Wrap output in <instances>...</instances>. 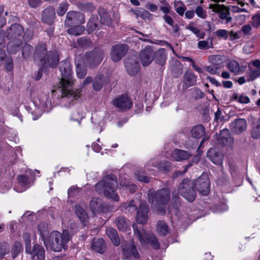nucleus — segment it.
<instances>
[{
    "label": "nucleus",
    "mask_w": 260,
    "mask_h": 260,
    "mask_svg": "<svg viewBox=\"0 0 260 260\" xmlns=\"http://www.w3.org/2000/svg\"><path fill=\"white\" fill-rule=\"evenodd\" d=\"M61 78L57 85V91L61 93L64 102L72 103L80 96L79 92L73 90V79L71 64L68 60L60 63Z\"/></svg>",
    "instance_id": "f257e3e1"
},
{
    "label": "nucleus",
    "mask_w": 260,
    "mask_h": 260,
    "mask_svg": "<svg viewBox=\"0 0 260 260\" xmlns=\"http://www.w3.org/2000/svg\"><path fill=\"white\" fill-rule=\"evenodd\" d=\"M96 191L100 194L103 193L107 198L114 201H118L119 196L116 192L117 188L116 177L113 174L105 176L102 180L96 183Z\"/></svg>",
    "instance_id": "f03ea898"
},
{
    "label": "nucleus",
    "mask_w": 260,
    "mask_h": 260,
    "mask_svg": "<svg viewBox=\"0 0 260 260\" xmlns=\"http://www.w3.org/2000/svg\"><path fill=\"white\" fill-rule=\"evenodd\" d=\"M70 239L68 231L63 230L61 233L54 231L49 234L46 240H44V245L55 252H60L68 247L67 244Z\"/></svg>",
    "instance_id": "7ed1b4c3"
},
{
    "label": "nucleus",
    "mask_w": 260,
    "mask_h": 260,
    "mask_svg": "<svg viewBox=\"0 0 260 260\" xmlns=\"http://www.w3.org/2000/svg\"><path fill=\"white\" fill-rule=\"evenodd\" d=\"M35 61L42 67L50 66L54 68L59 62L58 53L55 52H47L45 44L37 46L34 52Z\"/></svg>",
    "instance_id": "20e7f679"
},
{
    "label": "nucleus",
    "mask_w": 260,
    "mask_h": 260,
    "mask_svg": "<svg viewBox=\"0 0 260 260\" xmlns=\"http://www.w3.org/2000/svg\"><path fill=\"white\" fill-rule=\"evenodd\" d=\"M149 202L151 207L158 213L164 214L165 212V206L170 199V191L168 188L158 190L156 192L149 190L148 192Z\"/></svg>",
    "instance_id": "39448f33"
},
{
    "label": "nucleus",
    "mask_w": 260,
    "mask_h": 260,
    "mask_svg": "<svg viewBox=\"0 0 260 260\" xmlns=\"http://www.w3.org/2000/svg\"><path fill=\"white\" fill-rule=\"evenodd\" d=\"M194 183L188 179H184L178 187L179 193L188 201H194L196 196V191L193 189Z\"/></svg>",
    "instance_id": "423d86ee"
},
{
    "label": "nucleus",
    "mask_w": 260,
    "mask_h": 260,
    "mask_svg": "<svg viewBox=\"0 0 260 260\" xmlns=\"http://www.w3.org/2000/svg\"><path fill=\"white\" fill-rule=\"evenodd\" d=\"M133 229L135 235L138 237L141 244L149 243L155 249L159 248V243L153 234H148L143 229L139 230L135 224H133Z\"/></svg>",
    "instance_id": "0eeeda50"
},
{
    "label": "nucleus",
    "mask_w": 260,
    "mask_h": 260,
    "mask_svg": "<svg viewBox=\"0 0 260 260\" xmlns=\"http://www.w3.org/2000/svg\"><path fill=\"white\" fill-rule=\"evenodd\" d=\"M35 179L34 172L32 171H27L25 175L18 176V185L15 186L14 189L17 192H23L33 184Z\"/></svg>",
    "instance_id": "6e6552de"
},
{
    "label": "nucleus",
    "mask_w": 260,
    "mask_h": 260,
    "mask_svg": "<svg viewBox=\"0 0 260 260\" xmlns=\"http://www.w3.org/2000/svg\"><path fill=\"white\" fill-rule=\"evenodd\" d=\"M104 56V53L101 49H96L85 54L83 59L84 63L87 66L94 67L100 63Z\"/></svg>",
    "instance_id": "1a4fd4ad"
},
{
    "label": "nucleus",
    "mask_w": 260,
    "mask_h": 260,
    "mask_svg": "<svg viewBox=\"0 0 260 260\" xmlns=\"http://www.w3.org/2000/svg\"><path fill=\"white\" fill-rule=\"evenodd\" d=\"M33 103L36 107H38V117H40L44 111L51 105V101L48 95L44 93L38 94L33 98Z\"/></svg>",
    "instance_id": "9d476101"
},
{
    "label": "nucleus",
    "mask_w": 260,
    "mask_h": 260,
    "mask_svg": "<svg viewBox=\"0 0 260 260\" xmlns=\"http://www.w3.org/2000/svg\"><path fill=\"white\" fill-rule=\"evenodd\" d=\"M194 187L196 188L199 192L203 196L207 195L210 188V183L208 175L202 174L194 183Z\"/></svg>",
    "instance_id": "9b49d317"
},
{
    "label": "nucleus",
    "mask_w": 260,
    "mask_h": 260,
    "mask_svg": "<svg viewBox=\"0 0 260 260\" xmlns=\"http://www.w3.org/2000/svg\"><path fill=\"white\" fill-rule=\"evenodd\" d=\"M209 8L212 9L213 12L218 14V17L222 20H225V23L230 22L232 19L230 16L229 8L224 5L218 4H210Z\"/></svg>",
    "instance_id": "f8f14e48"
},
{
    "label": "nucleus",
    "mask_w": 260,
    "mask_h": 260,
    "mask_svg": "<svg viewBox=\"0 0 260 260\" xmlns=\"http://www.w3.org/2000/svg\"><path fill=\"white\" fill-rule=\"evenodd\" d=\"M122 254L125 258L135 260L140 258V255L133 241L128 244H122Z\"/></svg>",
    "instance_id": "ddd939ff"
},
{
    "label": "nucleus",
    "mask_w": 260,
    "mask_h": 260,
    "mask_svg": "<svg viewBox=\"0 0 260 260\" xmlns=\"http://www.w3.org/2000/svg\"><path fill=\"white\" fill-rule=\"evenodd\" d=\"M128 50L127 45L116 44L112 47L111 58L114 62L119 61L124 56Z\"/></svg>",
    "instance_id": "4468645a"
},
{
    "label": "nucleus",
    "mask_w": 260,
    "mask_h": 260,
    "mask_svg": "<svg viewBox=\"0 0 260 260\" xmlns=\"http://www.w3.org/2000/svg\"><path fill=\"white\" fill-rule=\"evenodd\" d=\"M218 144L222 146H231L234 143V138L231 136L228 129H223L220 131L219 135L214 136Z\"/></svg>",
    "instance_id": "2eb2a0df"
},
{
    "label": "nucleus",
    "mask_w": 260,
    "mask_h": 260,
    "mask_svg": "<svg viewBox=\"0 0 260 260\" xmlns=\"http://www.w3.org/2000/svg\"><path fill=\"white\" fill-rule=\"evenodd\" d=\"M155 52L152 47L147 46L140 52V57L143 66H148L154 59Z\"/></svg>",
    "instance_id": "dca6fc26"
},
{
    "label": "nucleus",
    "mask_w": 260,
    "mask_h": 260,
    "mask_svg": "<svg viewBox=\"0 0 260 260\" xmlns=\"http://www.w3.org/2000/svg\"><path fill=\"white\" fill-rule=\"evenodd\" d=\"M85 21L83 15L80 12L70 11L67 14L65 25L69 26L74 23L81 24L84 23Z\"/></svg>",
    "instance_id": "f3484780"
},
{
    "label": "nucleus",
    "mask_w": 260,
    "mask_h": 260,
    "mask_svg": "<svg viewBox=\"0 0 260 260\" xmlns=\"http://www.w3.org/2000/svg\"><path fill=\"white\" fill-rule=\"evenodd\" d=\"M89 207L94 215L109 211V208L99 198H92L89 203Z\"/></svg>",
    "instance_id": "a211bd4d"
},
{
    "label": "nucleus",
    "mask_w": 260,
    "mask_h": 260,
    "mask_svg": "<svg viewBox=\"0 0 260 260\" xmlns=\"http://www.w3.org/2000/svg\"><path fill=\"white\" fill-rule=\"evenodd\" d=\"M113 105L121 110H126L129 109L132 106V102L130 99L127 96L123 95L113 101Z\"/></svg>",
    "instance_id": "6ab92c4d"
},
{
    "label": "nucleus",
    "mask_w": 260,
    "mask_h": 260,
    "mask_svg": "<svg viewBox=\"0 0 260 260\" xmlns=\"http://www.w3.org/2000/svg\"><path fill=\"white\" fill-rule=\"evenodd\" d=\"M148 209L146 202H140L136 217L137 222L139 224H145L148 219Z\"/></svg>",
    "instance_id": "aec40b11"
},
{
    "label": "nucleus",
    "mask_w": 260,
    "mask_h": 260,
    "mask_svg": "<svg viewBox=\"0 0 260 260\" xmlns=\"http://www.w3.org/2000/svg\"><path fill=\"white\" fill-rule=\"evenodd\" d=\"M247 127L245 119L242 118L236 119L230 124L231 131L235 134H239L244 132Z\"/></svg>",
    "instance_id": "412c9836"
},
{
    "label": "nucleus",
    "mask_w": 260,
    "mask_h": 260,
    "mask_svg": "<svg viewBox=\"0 0 260 260\" xmlns=\"http://www.w3.org/2000/svg\"><path fill=\"white\" fill-rule=\"evenodd\" d=\"M26 252L30 254L31 257L33 260L45 259V250L41 245L38 244L35 245L32 249L30 248V251Z\"/></svg>",
    "instance_id": "4be33fe9"
},
{
    "label": "nucleus",
    "mask_w": 260,
    "mask_h": 260,
    "mask_svg": "<svg viewBox=\"0 0 260 260\" xmlns=\"http://www.w3.org/2000/svg\"><path fill=\"white\" fill-rule=\"evenodd\" d=\"M207 157L213 163L217 165H221L223 162V155L215 148H210L207 152Z\"/></svg>",
    "instance_id": "5701e85b"
},
{
    "label": "nucleus",
    "mask_w": 260,
    "mask_h": 260,
    "mask_svg": "<svg viewBox=\"0 0 260 260\" xmlns=\"http://www.w3.org/2000/svg\"><path fill=\"white\" fill-rule=\"evenodd\" d=\"M85 205L77 204L75 207V212L76 215L84 225H86L88 223V216L85 210Z\"/></svg>",
    "instance_id": "b1692460"
},
{
    "label": "nucleus",
    "mask_w": 260,
    "mask_h": 260,
    "mask_svg": "<svg viewBox=\"0 0 260 260\" xmlns=\"http://www.w3.org/2000/svg\"><path fill=\"white\" fill-rule=\"evenodd\" d=\"M197 82V77L191 71H187L184 75L183 80V88H187L194 85Z\"/></svg>",
    "instance_id": "393cba45"
},
{
    "label": "nucleus",
    "mask_w": 260,
    "mask_h": 260,
    "mask_svg": "<svg viewBox=\"0 0 260 260\" xmlns=\"http://www.w3.org/2000/svg\"><path fill=\"white\" fill-rule=\"evenodd\" d=\"M55 16V12L54 9L52 7H50L43 11L42 19L44 23L51 24L53 22Z\"/></svg>",
    "instance_id": "a878e982"
},
{
    "label": "nucleus",
    "mask_w": 260,
    "mask_h": 260,
    "mask_svg": "<svg viewBox=\"0 0 260 260\" xmlns=\"http://www.w3.org/2000/svg\"><path fill=\"white\" fill-rule=\"evenodd\" d=\"M125 67L129 75H135L139 70L138 62L135 61L133 58H128L125 61Z\"/></svg>",
    "instance_id": "bb28decb"
},
{
    "label": "nucleus",
    "mask_w": 260,
    "mask_h": 260,
    "mask_svg": "<svg viewBox=\"0 0 260 260\" xmlns=\"http://www.w3.org/2000/svg\"><path fill=\"white\" fill-rule=\"evenodd\" d=\"M190 156L191 154L189 152L180 149H174L171 153L172 158L176 161L186 160Z\"/></svg>",
    "instance_id": "cd10ccee"
},
{
    "label": "nucleus",
    "mask_w": 260,
    "mask_h": 260,
    "mask_svg": "<svg viewBox=\"0 0 260 260\" xmlns=\"http://www.w3.org/2000/svg\"><path fill=\"white\" fill-rule=\"evenodd\" d=\"M91 248L96 252L99 253H104L106 249L104 240L102 238L94 239L92 240Z\"/></svg>",
    "instance_id": "c85d7f7f"
},
{
    "label": "nucleus",
    "mask_w": 260,
    "mask_h": 260,
    "mask_svg": "<svg viewBox=\"0 0 260 260\" xmlns=\"http://www.w3.org/2000/svg\"><path fill=\"white\" fill-rule=\"evenodd\" d=\"M120 184L123 189L127 190L132 193L136 191L137 186L127 178H123L121 177L120 178Z\"/></svg>",
    "instance_id": "c756f323"
},
{
    "label": "nucleus",
    "mask_w": 260,
    "mask_h": 260,
    "mask_svg": "<svg viewBox=\"0 0 260 260\" xmlns=\"http://www.w3.org/2000/svg\"><path fill=\"white\" fill-rule=\"evenodd\" d=\"M226 67L230 72L235 75H239L243 72L242 68L240 66L239 62L236 60H230L226 63Z\"/></svg>",
    "instance_id": "7c9ffc66"
},
{
    "label": "nucleus",
    "mask_w": 260,
    "mask_h": 260,
    "mask_svg": "<svg viewBox=\"0 0 260 260\" xmlns=\"http://www.w3.org/2000/svg\"><path fill=\"white\" fill-rule=\"evenodd\" d=\"M23 31V27L18 24L12 25L7 30L8 36L11 37H16L21 35Z\"/></svg>",
    "instance_id": "2f4dec72"
},
{
    "label": "nucleus",
    "mask_w": 260,
    "mask_h": 260,
    "mask_svg": "<svg viewBox=\"0 0 260 260\" xmlns=\"http://www.w3.org/2000/svg\"><path fill=\"white\" fill-rule=\"evenodd\" d=\"M106 233L115 246H117L120 244V239L115 229L112 228H109L106 230Z\"/></svg>",
    "instance_id": "473e14b6"
},
{
    "label": "nucleus",
    "mask_w": 260,
    "mask_h": 260,
    "mask_svg": "<svg viewBox=\"0 0 260 260\" xmlns=\"http://www.w3.org/2000/svg\"><path fill=\"white\" fill-rule=\"evenodd\" d=\"M209 60L211 64L220 69L223 66V62L225 60V57L224 56L219 55H212L209 56Z\"/></svg>",
    "instance_id": "72a5a7b5"
},
{
    "label": "nucleus",
    "mask_w": 260,
    "mask_h": 260,
    "mask_svg": "<svg viewBox=\"0 0 260 260\" xmlns=\"http://www.w3.org/2000/svg\"><path fill=\"white\" fill-rule=\"evenodd\" d=\"M37 232L40 235V238L44 242V240H46L49 235L48 224L45 223L39 224L38 225Z\"/></svg>",
    "instance_id": "f704fd0d"
},
{
    "label": "nucleus",
    "mask_w": 260,
    "mask_h": 260,
    "mask_svg": "<svg viewBox=\"0 0 260 260\" xmlns=\"http://www.w3.org/2000/svg\"><path fill=\"white\" fill-rule=\"evenodd\" d=\"M121 209L125 212L134 213L137 209V203L135 200L128 203H124L121 206Z\"/></svg>",
    "instance_id": "c9c22d12"
},
{
    "label": "nucleus",
    "mask_w": 260,
    "mask_h": 260,
    "mask_svg": "<svg viewBox=\"0 0 260 260\" xmlns=\"http://www.w3.org/2000/svg\"><path fill=\"white\" fill-rule=\"evenodd\" d=\"M10 246L7 243L0 244V259L5 258L6 260H11L9 256Z\"/></svg>",
    "instance_id": "e433bc0d"
},
{
    "label": "nucleus",
    "mask_w": 260,
    "mask_h": 260,
    "mask_svg": "<svg viewBox=\"0 0 260 260\" xmlns=\"http://www.w3.org/2000/svg\"><path fill=\"white\" fill-rule=\"evenodd\" d=\"M99 13L102 23L108 26L112 24V20L110 17V15L107 13L104 9H100Z\"/></svg>",
    "instance_id": "4c0bfd02"
},
{
    "label": "nucleus",
    "mask_w": 260,
    "mask_h": 260,
    "mask_svg": "<svg viewBox=\"0 0 260 260\" xmlns=\"http://www.w3.org/2000/svg\"><path fill=\"white\" fill-rule=\"evenodd\" d=\"M131 11L136 15L137 18L140 17L143 19H149L152 16V14L148 11L142 8H138L136 10L132 9Z\"/></svg>",
    "instance_id": "58836bf2"
},
{
    "label": "nucleus",
    "mask_w": 260,
    "mask_h": 260,
    "mask_svg": "<svg viewBox=\"0 0 260 260\" xmlns=\"http://www.w3.org/2000/svg\"><path fill=\"white\" fill-rule=\"evenodd\" d=\"M149 165L154 166L158 169L163 171H167L170 169V163L168 161L160 162L156 163L155 159H151L149 162Z\"/></svg>",
    "instance_id": "ea45409f"
},
{
    "label": "nucleus",
    "mask_w": 260,
    "mask_h": 260,
    "mask_svg": "<svg viewBox=\"0 0 260 260\" xmlns=\"http://www.w3.org/2000/svg\"><path fill=\"white\" fill-rule=\"evenodd\" d=\"M205 128L201 125H197L192 127L191 129V135L192 137L196 139H200L205 133Z\"/></svg>",
    "instance_id": "a19ab883"
},
{
    "label": "nucleus",
    "mask_w": 260,
    "mask_h": 260,
    "mask_svg": "<svg viewBox=\"0 0 260 260\" xmlns=\"http://www.w3.org/2000/svg\"><path fill=\"white\" fill-rule=\"evenodd\" d=\"M115 223L117 228L122 231H126L128 228V223L125 219L122 216L118 217L116 220Z\"/></svg>",
    "instance_id": "79ce46f5"
},
{
    "label": "nucleus",
    "mask_w": 260,
    "mask_h": 260,
    "mask_svg": "<svg viewBox=\"0 0 260 260\" xmlns=\"http://www.w3.org/2000/svg\"><path fill=\"white\" fill-rule=\"evenodd\" d=\"M80 189L79 188L73 186L68 189V202H73V199L79 196Z\"/></svg>",
    "instance_id": "37998d69"
},
{
    "label": "nucleus",
    "mask_w": 260,
    "mask_h": 260,
    "mask_svg": "<svg viewBox=\"0 0 260 260\" xmlns=\"http://www.w3.org/2000/svg\"><path fill=\"white\" fill-rule=\"evenodd\" d=\"M104 83V77L103 75L97 76L94 80L93 82V88L95 90H100Z\"/></svg>",
    "instance_id": "c03bdc74"
},
{
    "label": "nucleus",
    "mask_w": 260,
    "mask_h": 260,
    "mask_svg": "<svg viewBox=\"0 0 260 260\" xmlns=\"http://www.w3.org/2000/svg\"><path fill=\"white\" fill-rule=\"evenodd\" d=\"M23 248L20 242H16L11 251V260L15 259L22 251Z\"/></svg>",
    "instance_id": "a18cd8bd"
},
{
    "label": "nucleus",
    "mask_w": 260,
    "mask_h": 260,
    "mask_svg": "<svg viewBox=\"0 0 260 260\" xmlns=\"http://www.w3.org/2000/svg\"><path fill=\"white\" fill-rule=\"evenodd\" d=\"M155 61L159 64H164L166 61V55L165 54V49L158 50L156 53Z\"/></svg>",
    "instance_id": "49530a36"
},
{
    "label": "nucleus",
    "mask_w": 260,
    "mask_h": 260,
    "mask_svg": "<svg viewBox=\"0 0 260 260\" xmlns=\"http://www.w3.org/2000/svg\"><path fill=\"white\" fill-rule=\"evenodd\" d=\"M98 18L95 17H92L88 21L87 25V29L89 32H91L94 30L98 29Z\"/></svg>",
    "instance_id": "de8ad7c7"
},
{
    "label": "nucleus",
    "mask_w": 260,
    "mask_h": 260,
    "mask_svg": "<svg viewBox=\"0 0 260 260\" xmlns=\"http://www.w3.org/2000/svg\"><path fill=\"white\" fill-rule=\"evenodd\" d=\"M156 229L157 232L162 235H166L169 232L168 226L164 221H158Z\"/></svg>",
    "instance_id": "09e8293b"
},
{
    "label": "nucleus",
    "mask_w": 260,
    "mask_h": 260,
    "mask_svg": "<svg viewBox=\"0 0 260 260\" xmlns=\"http://www.w3.org/2000/svg\"><path fill=\"white\" fill-rule=\"evenodd\" d=\"M186 28L191 31L199 39H203L205 37V33L201 31L199 29L194 27L193 23H190L186 26Z\"/></svg>",
    "instance_id": "8fccbe9b"
},
{
    "label": "nucleus",
    "mask_w": 260,
    "mask_h": 260,
    "mask_svg": "<svg viewBox=\"0 0 260 260\" xmlns=\"http://www.w3.org/2000/svg\"><path fill=\"white\" fill-rule=\"evenodd\" d=\"M84 30V27L81 25H78L76 27L71 28L68 30L69 34L78 36L81 35Z\"/></svg>",
    "instance_id": "3c124183"
},
{
    "label": "nucleus",
    "mask_w": 260,
    "mask_h": 260,
    "mask_svg": "<svg viewBox=\"0 0 260 260\" xmlns=\"http://www.w3.org/2000/svg\"><path fill=\"white\" fill-rule=\"evenodd\" d=\"M174 7L176 12L180 16H182L185 11L184 5L179 1L174 2Z\"/></svg>",
    "instance_id": "603ef678"
},
{
    "label": "nucleus",
    "mask_w": 260,
    "mask_h": 260,
    "mask_svg": "<svg viewBox=\"0 0 260 260\" xmlns=\"http://www.w3.org/2000/svg\"><path fill=\"white\" fill-rule=\"evenodd\" d=\"M79 7L80 10L84 11L92 12L95 10V7L91 3L80 4Z\"/></svg>",
    "instance_id": "864d4df0"
},
{
    "label": "nucleus",
    "mask_w": 260,
    "mask_h": 260,
    "mask_svg": "<svg viewBox=\"0 0 260 260\" xmlns=\"http://www.w3.org/2000/svg\"><path fill=\"white\" fill-rule=\"evenodd\" d=\"M251 136L254 139H257L260 137V122L255 123L253 127Z\"/></svg>",
    "instance_id": "5fc2aeb1"
},
{
    "label": "nucleus",
    "mask_w": 260,
    "mask_h": 260,
    "mask_svg": "<svg viewBox=\"0 0 260 260\" xmlns=\"http://www.w3.org/2000/svg\"><path fill=\"white\" fill-rule=\"evenodd\" d=\"M259 77H260V70H253L250 69L248 78L247 79V81L249 82L253 81Z\"/></svg>",
    "instance_id": "6e6d98bb"
},
{
    "label": "nucleus",
    "mask_w": 260,
    "mask_h": 260,
    "mask_svg": "<svg viewBox=\"0 0 260 260\" xmlns=\"http://www.w3.org/2000/svg\"><path fill=\"white\" fill-rule=\"evenodd\" d=\"M198 47L200 49H208L212 48V40L208 41H201L198 42Z\"/></svg>",
    "instance_id": "4d7b16f0"
},
{
    "label": "nucleus",
    "mask_w": 260,
    "mask_h": 260,
    "mask_svg": "<svg viewBox=\"0 0 260 260\" xmlns=\"http://www.w3.org/2000/svg\"><path fill=\"white\" fill-rule=\"evenodd\" d=\"M23 239L25 243V251H30L31 239L28 234L25 233L23 236Z\"/></svg>",
    "instance_id": "13d9d810"
},
{
    "label": "nucleus",
    "mask_w": 260,
    "mask_h": 260,
    "mask_svg": "<svg viewBox=\"0 0 260 260\" xmlns=\"http://www.w3.org/2000/svg\"><path fill=\"white\" fill-rule=\"evenodd\" d=\"M251 25L255 28L260 26V14H256L252 18Z\"/></svg>",
    "instance_id": "bf43d9fd"
},
{
    "label": "nucleus",
    "mask_w": 260,
    "mask_h": 260,
    "mask_svg": "<svg viewBox=\"0 0 260 260\" xmlns=\"http://www.w3.org/2000/svg\"><path fill=\"white\" fill-rule=\"evenodd\" d=\"M68 8L67 3H63L59 5L57 10V13L59 16H63L67 12Z\"/></svg>",
    "instance_id": "052dcab7"
},
{
    "label": "nucleus",
    "mask_w": 260,
    "mask_h": 260,
    "mask_svg": "<svg viewBox=\"0 0 260 260\" xmlns=\"http://www.w3.org/2000/svg\"><path fill=\"white\" fill-rule=\"evenodd\" d=\"M84 117L83 113L78 111H75L72 114L71 119L73 120L77 121L80 123L82 118Z\"/></svg>",
    "instance_id": "680f3d73"
},
{
    "label": "nucleus",
    "mask_w": 260,
    "mask_h": 260,
    "mask_svg": "<svg viewBox=\"0 0 260 260\" xmlns=\"http://www.w3.org/2000/svg\"><path fill=\"white\" fill-rule=\"evenodd\" d=\"M135 178L139 181L148 183L150 181V178L145 176L142 172H138L135 174Z\"/></svg>",
    "instance_id": "e2e57ef3"
},
{
    "label": "nucleus",
    "mask_w": 260,
    "mask_h": 260,
    "mask_svg": "<svg viewBox=\"0 0 260 260\" xmlns=\"http://www.w3.org/2000/svg\"><path fill=\"white\" fill-rule=\"evenodd\" d=\"M195 12L197 15L202 19H205L207 17V15L206 11L200 6L196 8Z\"/></svg>",
    "instance_id": "0e129e2a"
},
{
    "label": "nucleus",
    "mask_w": 260,
    "mask_h": 260,
    "mask_svg": "<svg viewBox=\"0 0 260 260\" xmlns=\"http://www.w3.org/2000/svg\"><path fill=\"white\" fill-rule=\"evenodd\" d=\"M215 34L217 37L226 40L229 36V31L224 29H220L216 31Z\"/></svg>",
    "instance_id": "69168bd1"
},
{
    "label": "nucleus",
    "mask_w": 260,
    "mask_h": 260,
    "mask_svg": "<svg viewBox=\"0 0 260 260\" xmlns=\"http://www.w3.org/2000/svg\"><path fill=\"white\" fill-rule=\"evenodd\" d=\"M76 73L79 78L82 79L86 74V70L82 68L80 64H77L76 66Z\"/></svg>",
    "instance_id": "338daca9"
},
{
    "label": "nucleus",
    "mask_w": 260,
    "mask_h": 260,
    "mask_svg": "<svg viewBox=\"0 0 260 260\" xmlns=\"http://www.w3.org/2000/svg\"><path fill=\"white\" fill-rule=\"evenodd\" d=\"M33 48L29 45L25 44L23 48L22 54L24 58H27L32 51Z\"/></svg>",
    "instance_id": "774afa93"
}]
</instances>
